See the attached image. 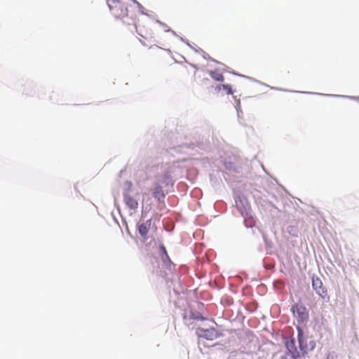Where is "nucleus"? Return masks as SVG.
Instances as JSON below:
<instances>
[{"instance_id":"nucleus-7","label":"nucleus","mask_w":359,"mask_h":359,"mask_svg":"<svg viewBox=\"0 0 359 359\" xmlns=\"http://www.w3.org/2000/svg\"><path fill=\"white\" fill-rule=\"evenodd\" d=\"M151 219H148L146 222L137 225L138 232L144 239L147 238V234L151 228Z\"/></svg>"},{"instance_id":"nucleus-8","label":"nucleus","mask_w":359,"mask_h":359,"mask_svg":"<svg viewBox=\"0 0 359 359\" xmlns=\"http://www.w3.org/2000/svg\"><path fill=\"white\" fill-rule=\"evenodd\" d=\"M285 346L293 358H295L299 356V353L295 346V342H294V339H290V340L287 341L286 342Z\"/></svg>"},{"instance_id":"nucleus-11","label":"nucleus","mask_w":359,"mask_h":359,"mask_svg":"<svg viewBox=\"0 0 359 359\" xmlns=\"http://www.w3.org/2000/svg\"><path fill=\"white\" fill-rule=\"evenodd\" d=\"M216 90L219 92L222 90L225 91L227 95L233 94V90L230 85H217Z\"/></svg>"},{"instance_id":"nucleus-3","label":"nucleus","mask_w":359,"mask_h":359,"mask_svg":"<svg viewBox=\"0 0 359 359\" xmlns=\"http://www.w3.org/2000/svg\"><path fill=\"white\" fill-rule=\"evenodd\" d=\"M298 332V341L301 350L304 353H307L309 351H312L316 347V342L311 339L306 338L304 335V331L301 326H297Z\"/></svg>"},{"instance_id":"nucleus-14","label":"nucleus","mask_w":359,"mask_h":359,"mask_svg":"<svg viewBox=\"0 0 359 359\" xmlns=\"http://www.w3.org/2000/svg\"><path fill=\"white\" fill-rule=\"evenodd\" d=\"M245 216L248 217V210L245 209Z\"/></svg>"},{"instance_id":"nucleus-10","label":"nucleus","mask_w":359,"mask_h":359,"mask_svg":"<svg viewBox=\"0 0 359 359\" xmlns=\"http://www.w3.org/2000/svg\"><path fill=\"white\" fill-rule=\"evenodd\" d=\"M161 252V259L165 264L170 263V259L168 255L167 250L163 245L159 246Z\"/></svg>"},{"instance_id":"nucleus-4","label":"nucleus","mask_w":359,"mask_h":359,"mask_svg":"<svg viewBox=\"0 0 359 359\" xmlns=\"http://www.w3.org/2000/svg\"><path fill=\"white\" fill-rule=\"evenodd\" d=\"M126 184L128 186L127 190L123 194L124 201L126 205L130 210H136L138 208V202L131 195L130 190L132 187V183L130 182H127Z\"/></svg>"},{"instance_id":"nucleus-5","label":"nucleus","mask_w":359,"mask_h":359,"mask_svg":"<svg viewBox=\"0 0 359 359\" xmlns=\"http://www.w3.org/2000/svg\"><path fill=\"white\" fill-rule=\"evenodd\" d=\"M312 287L322 298L324 299L327 296V290L323 287V282L319 277L312 276Z\"/></svg>"},{"instance_id":"nucleus-13","label":"nucleus","mask_w":359,"mask_h":359,"mask_svg":"<svg viewBox=\"0 0 359 359\" xmlns=\"http://www.w3.org/2000/svg\"><path fill=\"white\" fill-rule=\"evenodd\" d=\"M164 178H165V180H171L170 175L169 174H165L164 175Z\"/></svg>"},{"instance_id":"nucleus-6","label":"nucleus","mask_w":359,"mask_h":359,"mask_svg":"<svg viewBox=\"0 0 359 359\" xmlns=\"http://www.w3.org/2000/svg\"><path fill=\"white\" fill-rule=\"evenodd\" d=\"M198 334L200 337L211 341L216 339L219 337V334L215 328L199 329Z\"/></svg>"},{"instance_id":"nucleus-12","label":"nucleus","mask_w":359,"mask_h":359,"mask_svg":"<svg viewBox=\"0 0 359 359\" xmlns=\"http://www.w3.org/2000/svg\"><path fill=\"white\" fill-rule=\"evenodd\" d=\"M210 76L217 81H223L224 77L222 73L218 71H211L210 72Z\"/></svg>"},{"instance_id":"nucleus-2","label":"nucleus","mask_w":359,"mask_h":359,"mask_svg":"<svg viewBox=\"0 0 359 359\" xmlns=\"http://www.w3.org/2000/svg\"><path fill=\"white\" fill-rule=\"evenodd\" d=\"M291 311L292 312L294 318L297 320L299 324L297 326H300L299 325L302 324H305L309 320V311L306 307L304 306L302 304H294L292 306Z\"/></svg>"},{"instance_id":"nucleus-9","label":"nucleus","mask_w":359,"mask_h":359,"mask_svg":"<svg viewBox=\"0 0 359 359\" xmlns=\"http://www.w3.org/2000/svg\"><path fill=\"white\" fill-rule=\"evenodd\" d=\"M153 196L155 198L158 199V201H161V199L164 198L165 194L161 186L156 185L155 187L153 192Z\"/></svg>"},{"instance_id":"nucleus-1","label":"nucleus","mask_w":359,"mask_h":359,"mask_svg":"<svg viewBox=\"0 0 359 359\" xmlns=\"http://www.w3.org/2000/svg\"><path fill=\"white\" fill-rule=\"evenodd\" d=\"M111 14L117 19L123 20L128 25H134L137 32L142 38L141 42L144 46L156 45L161 32V24L158 21L150 20L147 16L140 15V18L129 12L126 4L119 0H107Z\"/></svg>"}]
</instances>
